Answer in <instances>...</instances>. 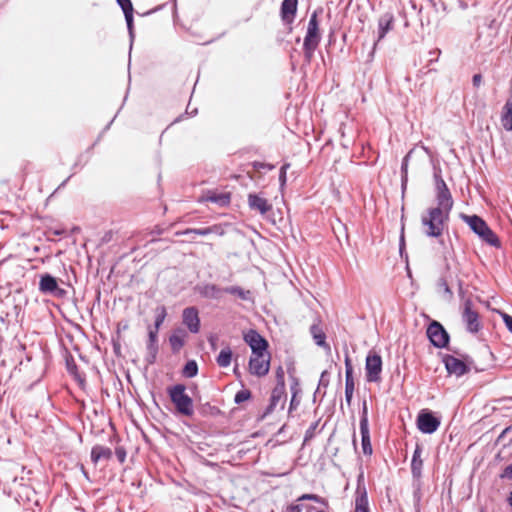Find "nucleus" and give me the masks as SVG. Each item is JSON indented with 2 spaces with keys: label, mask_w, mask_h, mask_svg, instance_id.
Here are the masks:
<instances>
[{
  "label": "nucleus",
  "mask_w": 512,
  "mask_h": 512,
  "mask_svg": "<svg viewBox=\"0 0 512 512\" xmlns=\"http://www.w3.org/2000/svg\"><path fill=\"white\" fill-rule=\"evenodd\" d=\"M422 447L416 444L411 460V474L414 480H421L423 460L421 459Z\"/></svg>",
  "instance_id": "412c9836"
},
{
  "label": "nucleus",
  "mask_w": 512,
  "mask_h": 512,
  "mask_svg": "<svg viewBox=\"0 0 512 512\" xmlns=\"http://www.w3.org/2000/svg\"><path fill=\"white\" fill-rule=\"evenodd\" d=\"M482 83V75L480 73L474 74L472 77V84L478 88Z\"/></svg>",
  "instance_id": "bf43d9fd"
},
{
  "label": "nucleus",
  "mask_w": 512,
  "mask_h": 512,
  "mask_svg": "<svg viewBox=\"0 0 512 512\" xmlns=\"http://www.w3.org/2000/svg\"><path fill=\"white\" fill-rule=\"evenodd\" d=\"M220 227L217 225L205 227V228H187L181 232H177V235H199V236H207L210 234H222Z\"/></svg>",
  "instance_id": "b1692460"
},
{
  "label": "nucleus",
  "mask_w": 512,
  "mask_h": 512,
  "mask_svg": "<svg viewBox=\"0 0 512 512\" xmlns=\"http://www.w3.org/2000/svg\"><path fill=\"white\" fill-rule=\"evenodd\" d=\"M410 153L411 152L404 156L401 163V188L403 192L405 191L408 182V162Z\"/></svg>",
  "instance_id": "c9c22d12"
},
{
  "label": "nucleus",
  "mask_w": 512,
  "mask_h": 512,
  "mask_svg": "<svg viewBox=\"0 0 512 512\" xmlns=\"http://www.w3.org/2000/svg\"><path fill=\"white\" fill-rule=\"evenodd\" d=\"M119 350H120V345L119 344H114V351H115L116 354H118Z\"/></svg>",
  "instance_id": "338daca9"
},
{
  "label": "nucleus",
  "mask_w": 512,
  "mask_h": 512,
  "mask_svg": "<svg viewBox=\"0 0 512 512\" xmlns=\"http://www.w3.org/2000/svg\"><path fill=\"white\" fill-rule=\"evenodd\" d=\"M426 335L430 343L435 348H447L453 351L454 353H457L456 350L449 348L450 334L447 332V330L440 322L432 320L427 327Z\"/></svg>",
  "instance_id": "423d86ee"
},
{
  "label": "nucleus",
  "mask_w": 512,
  "mask_h": 512,
  "mask_svg": "<svg viewBox=\"0 0 512 512\" xmlns=\"http://www.w3.org/2000/svg\"><path fill=\"white\" fill-rule=\"evenodd\" d=\"M182 322L191 333H198L200 330L199 311L196 307H187L182 312Z\"/></svg>",
  "instance_id": "2eb2a0df"
},
{
  "label": "nucleus",
  "mask_w": 512,
  "mask_h": 512,
  "mask_svg": "<svg viewBox=\"0 0 512 512\" xmlns=\"http://www.w3.org/2000/svg\"><path fill=\"white\" fill-rule=\"evenodd\" d=\"M279 403H281V400L270 396L269 404L265 408L264 412L260 415L259 419L260 420L265 419L268 415H270L275 410V408L277 407V405Z\"/></svg>",
  "instance_id": "37998d69"
},
{
  "label": "nucleus",
  "mask_w": 512,
  "mask_h": 512,
  "mask_svg": "<svg viewBox=\"0 0 512 512\" xmlns=\"http://www.w3.org/2000/svg\"><path fill=\"white\" fill-rule=\"evenodd\" d=\"M198 291L202 297L211 299H219L221 293H223V289L215 284H205L200 286Z\"/></svg>",
  "instance_id": "bb28decb"
},
{
  "label": "nucleus",
  "mask_w": 512,
  "mask_h": 512,
  "mask_svg": "<svg viewBox=\"0 0 512 512\" xmlns=\"http://www.w3.org/2000/svg\"><path fill=\"white\" fill-rule=\"evenodd\" d=\"M276 383L285 384V373L282 366H279L276 370Z\"/></svg>",
  "instance_id": "864d4df0"
},
{
  "label": "nucleus",
  "mask_w": 512,
  "mask_h": 512,
  "mask_svg": "<svg viewBox=\"0 0 512 512\" xmlns=\"http://www.w3.org/2000/svg\"><path fill=\"white\" fill-rule=\"evenodd\" d=\"M360 434H361V445L362 451L365 455H371L373 452L370 432H369V421H368V408L366 401L363 402L361 415H360Z\"/></svg>",
  "instance_id": "9b49d317"
},
{
  "label": "nucleus",
  "mask_w": 512,
  "mask_h": 512,
  "mask_svg": "<svg viewBox=\"0 0 512 512\" xmlns=\"http://www.w3.org/2000/svg\"><path fill=\"white\" fill-rule=\"evenodd\" d=\"M197 411L202 417L215 418L222 414V411L217 406L211 405L209 402L200 404L197 407Z\"/></svg>",
  "instance_id": "cd10ccee"
},
{
  "label": "nucleus",
  "mask_w": 512,
  "mask_h": 512,
  "mask_svg": "<svg viewBox=\"0 0 512 512\" xmlns=\"http://www.w3.org/2000/svg\"><path fill=\"white\" fill-rule=\"evenodd\" d=\"M234 373H235V375H236V376H238V377H240V376H241V374H240V372H239V370H238V367H237V366L234 368Z\"/></svg>",
  "instance_id": "774afa93"
},
{
  "label": "nucleus",
  "mask_w": 512,
  "mask_h": 512,
  "mask_svg": "<svg viewBox=\"0 0 512 512\" xmlns=\"http://www.w3.org/2000/svg\"><path fill=\"white\" fill-rule=\"evenodd\" d=\"M147 355L145 361L149 365H153L156 362L157 354L159 351L158 346V333L155 331H148V341L146 344Z\"/></svg>",
  "instance_id": "aec40b11"
},
{
  "label": "nucleus",
  "mask_w": 512,
  "mask_h": 512,
  "mask_svg": "<svg viewBox=\"0 0 512 512\" xmlns=\"http://www.w3.org/2000/svg\"><path fill=\"white\" fill-rule=\"evenodd\" d=\"M250 210L265 215L272 210V204L268 202L261 194L249 193L247 198Z\"/></svg>",
  "instance_id": "dca6fc26"
},
{
  "label": "nucleus",
  "mask_w": 512,
  "mask_h": 512,
  "mask_svg": "<svg viewBox=\"0 0 512 512\" xmlns=\"http://www.w3.org/2000/svg\"><path fill=\"white\" fill-rule=\"evenodd\" d=\"M310 334L316 345L330 351V345L326 342V334L318 324H313L310 327Z\"/></svg>",
  "instance_id": "a878e982"
},
{
  "label": "nucleus",
  "mask_w": 512,
  "mask_h": 512,
  "mask_svg": "<svg viewBox=\"0 0 512 512\" xmlns=\"http://www.w3.org/2000/svg\"><path fill=\"white\" fill-rule=\"evenodd\" d=\"M66 368L70 375L74 376L75 379L80 380L83 382L84 380L81 378L80 374L78 373V366L72 357V355H69V357L66 358Z\"/></svg>",
  "instance_id": "4c0bfd02"
},
{
  "label": "nucleus",
  "mask_w": 512,
  "mask_h": 512,
  "mask_svg": "<svg viewBox=\"0 0 512 512\" xmlns=\"http://www.w3.org/2000/svg\"><path fill=\"white\" fill-rule=\"evenodd\" d=\"M328 385H329V373H328V371L325 370L321 373L318 387L314 393V398L316 397L317 393L320 392V387L326 388V387H328Z\"/></svg>",
  "instance_id": "a18cd8bd"
},
{
  "label": "nucleus",
  "mask_w": 512,
  "mask_h": 512,
  "mask_svg": "<svg viewBox=\"0 0 512 512\" xmlns=\"http://www.w3.org/2000/svg\"><path fill=\"white\" fill-rule=\"evenodd\" d=\"M271 396L281 400V409H283L285 406L286 397H287L285 384L276 383L275 387L273 388V390L271 392Z\"/></svg>",
  "instance_id": "f704fd0d"
},
{
  "label": "nucleus",
  "mask_w": 512,
  "mask_h": 512,
  "mask_svg": "<svg viewBox=\"0 0 512 512\" xmlns=\"http://www.w3.org/2000/svg\"><path fill=\"white\" fill-rule=\"evenodd\" d=\"M115 455L120 463H124L126 460V450L123 447H117L115 449Z\"/></svg>",
  "instance_id": "603ef678"
},
{
  "label": "nucleus",
  "mask_w": 512,
  "mask_h": 512,
  "mask_svg": "<svg viewBox=\"0 0 512 512\" xmlns=\"http://www.w3.org/2000/svg\"><path fill=\"white\" fill-rule=\"evenodd\" d=\"M510 429H511V427H507V428H505V429L502 431V433H501V435H500V438H501V437H503L504 435H506V433H509V430H510Z\"/></svg>",
  "instance_id": "0e129e2a"
},
{
  "label": "nucleus",
  "mask_w": 512,
  "mask_h": 512,
  "mask_svg": "<svg viewBox=\"0 0 512 512\" xmlns=\"http://www.w3.org/2000/svg\"><path fill=\"white\" fill-rule=\"evenodd\" d=\"M117 1V4L120 6V8L122 9L123 13H124V16H125V21H126V25H127V29H128V33H129V37H130V41H131V44L133 43L134 41V37H135V34H134V19H133V5H132V2L131 0H116Z\"/></svg>",
  "instance_id": "6ab92c4d"
},
{
  "label": "nucleus",
  "mask_w": 512,
  "mask_h": 512,
  "mask_svg": "<svg viewBox=\"0 0 512 512\" xmlns=\"http://www.w3.org/2000/svg\"><path fill=\"white\" fill-rule=\"evenodd\" d=\"M167 393L178 414L187 417L193 416V399L186 393V387L184 384H176L168 387Z\"/></svg>",
  "instance_id": "20e7f679"
},
{
  "label": "nucleus",
  "mask_w": 512,
  "mask_h": 512,
  "mask_svg": "<svg viewBox=\"0 0 512 512\" xmlns=\"http://www.w3.org/2000/svg\"><path fill=\"white\" fill-rule=\"evenodd\" d=\"M252 396V393L249 389H241L239 390L234 397V402L236 404H242L243 402L249 400Z\"/></svg>",
  "instance_id": "c03bdc74"
},
{
  "label": "nucleus",
  "mask_w": 512,
  "mask_h": 512,
  "mask_svg": "<svg viewBox=\"0 0 512 512\" xmlns=\"http://www.w3.org/2000/svg\"><path fill=\"white\" fill-rule=\"evenodd\" d=\"M308 509H309L308 512H310L314 508L312 506H310ZM302 510H303V505H301V504H291L290 506L287 507V511L286 512H302Z\"/></svg>",
  "instance_id": "5fc2aeb1"
},
{
  "label": "nucleus",
  "mask_w": 512,
  "mask_h": 512,
  "mask_svg": "<svg viewBox=\"0 0 512 512\" xmlns=\"http://www.w3.org/2000/svg\"><path fill=\"white\" fill-rule=\"evenodd\" d=\"M433 178L435 182V199L437 203V206L434 208H439L440 210L450 214L454 205V200L442 177L440 168L434 169Z\"/></svg>",
  "instance_id": "39448f33"
},
{
  "label": "nucleus",
  "mask_w": 512,
  "mask_h": 512,
  "mask_svg": "<svg viewBox=\"0 0 512 512\" xmlns=\"http://www.w3.org/2000/svg\"><path fill=\"white\" fill-rule=\"evenodd\" d=\"M394 15L391 12L382 14L378 19V37L374 43L373 50H375L377 43L385 38L386 34L394 27Z\"/></svg>",
  "instance_id": "a211bd4d"
},
{
  "label": "nucleus",
  "mask_w": 512,
  "mask_h": 512,
  "mask_svg": "<svg viewBox=\"0 0 512 512\" xmlns=\"http://www.w3.org/2000/svg\"><path fill=\"white\" fill-rule=\"evenodd\" d=\"M441 424L440 417L429 409L419 411L416 419L417 428L424 434L436 432Z\"/></svg>",
  "instance_id": "0eeeda50"
},
{
  "label": "nucleus",
  "mask_w": 512,
  "mask_h": 512,
  "mask_svg": "<svg viewBox=\"0 0 512 512\" xmlns=\"http://www.w3.org/2000/svg\"><path fill=\"white\" fill-rule=\"evenodd\" d=\"M355 389L354 378H345V400L348 405L351 404L353 393Z\"/></svg>",
  "instance_id": "58836bf2"
},
{
  "label": "nucleus",
  "mask_w": 512,
  "mask_h": 512,
  "mask_svg": "<svg viewBox=\"0 0 512 512\" xmlns=\"http://www.w3.org/2000/svg\"><path fill=\"white\" fill-rule=\"evenodd\" d=\"M506 501H507L508 505L512 508V495L511 494L508 495Z\"/></svg>",
  "instance_id": "680f3d73"
},
{
  "label": "nucleus",
  "mask_w": 512,
  "mask_h": 512,
  "mask_svg": "<svg viewBox=\"0 0 512 512\" xmlns=\"http://www.w3.org/2000/svg\"><path fill=\"white\" fill-rule=\"evenodd\" d=\"M232 356V350L230 349L229 346H226L220 351L219 355L216 358L217 365L221 368L228 367L231 364Z\"/></svg>",
  "instance_id": "c756f323"
},
{
  "label": "nucleus",
  "mask_w": 512,
  "mask_h": 512,
  "mask_svg": "<svg viewBox=\"0 0 512 512\" xmlns=\"http://www.w3.org/2000/svg\"><path fill=\"white\" fill-rule=\"evenodd\" d=\"M198 374V364L195 360L186 362L182 369V375L186 378H193Z\"/></svg>",
  "instance_id": "e433bc0d"
},
{
  "label": "nucleus",
  "mask_w": 512,
  "mask_h": 512,
  "mask_svg": "<svg viewBox=\"0 0 512 512\" xmlns=\"http://www.w3.org/2000/svg\"><path fill=\"white\" fill-rule=\"evenodd\" d=\"M500 478L512 479V463L503 469L502 473L500 474Z\"/></svg>",
  "instance_id": "6e6d98bb"
},
{
  "label": "nucleus",
  "mask_w": 512,
  "mask_h": 512,
  "mask_svg": "<svg viewBox=\"0 0 512 512\" xmlns=\"http://www.w3.org/2000/svg\"><path fill=\"white\" fill-rule=\"evenodd\" d=\"M442 362L447 373L450 375H456L457 377H460L470 371V367L464 361L450 354L443 355Z\"/></svg>",
  "instance_id": "4468645a"
},
{
  "label": "nucleus",
  "mask_w": 512,
  "mask_h": 512,
  "mask_svg": "<svg viewBox=\"0 0 512 512\" xmlns=\"http://www.w3.org/2000/svg\"><path fill=\"white\" fill-rule=\"evenodd\" d=\"M449 218L450 214L439 208H428L426 213L421 216V224L426 227L425 235L431 238L441 237Z\"/></svg>",
  "instance_id": "f257e3e1"
},
{
  "label": "nucleus",
  "mask_w": 512,
  "mask_h": 512,
  "mask_svg": "<svg viewBox=\"0 0 512 512\" xmlns=\"http://www.w3.org/2000/svg\"><path fill=\"white\" fill-rule=\"evenodd\" d=\"M510 429H511V427H507V428H505V429L502 431V433H501V435H500V438H501V437H503L504 435H506V433H509V430H510Z\"/></svg>",
  "instance_id": "e2e57ef3"
},
{
  "label": "nucleus",
  "mask_w": 512,
  "mask_h": 512,
  "mask_svg": "<svg viewBox=\"0 0 512 512\" xmlns=\"http://www.w3.org/2000/svg\"><path fill=\"white\" fill-rule=\"evenodd\" d=\"M244 341L249 345L253 354H265L268 352V341L255 329H250L243 336Z\"/></svg>",
  "instance_id": "f8f14e48"
},
{
  "label": "nucleus",
  "mask_w": 512,
  "mask_h": 512,
  "mask_svg": "<svg viewBox=\"0 0 512 512\" xmlns=\"http://www.w3.org/2000/svg\"><path fill=\"white\" fill-rule=\"evenodd\" d=\"M289 166V164H284L280 169L279 182L281 187L285 186L286 184V170L289 168Z\"/></svg>",
  "instance_id": "3c124183"
},
{
  "label": "nucleus",
  "mask_w": 512,
  "mask_h": 512,
  "mask_svg": "<svg viewBox=\"0 0 512 512\" xmlns=\"http://www.w3.org/2000/svg\"><path fill=\"white\" fill-rule=\"evenodd\" d=\"M167 316L166 307L161 305L156 308V316L154 321V327H149L148 331H155V333L159 332L161 325L163 324L165 318Z\"/></svg>",
  "instance_id": "473e14b6"
},
{
  "label": "nucleus",
  "mask_w": 512,
  "mask_h": 512,
  "mask_svg": "<svg viewBox=\"0 0 512 512\" xmlns=\"http://www.w3.org/2000/svg\"><path fill=\"white\" fill-rule=\"evenodd\" d=\"M366 380L378 383L381 381L382 358L376 352H369L365 361Z\"/></svg>",
  "instance_id": "1a4fd4ad"
},
{
  "label": "nucleus",
  "mask_w": 512,
  "mask_h": 512,
  "mask_svg": "<svg viewBox=\"0 0 512 512\" xmlns=\"http://www.w3.org/2000/svg\"><path fill=\"white\" fill-rule=\"evenodd\" d=\"M304 500H310L321 504H326V500L319 495L316 494H303L301 495L297 501H304Z\"/></svg>",
  "instance_id": "49530a36"
},
{
  "label": "nucleus",
  "mask_w": 512,
  "mask_h": 512,
  "mask_svg": "<svg viewBox=\"0 0 512 512\" xmlns=\"http://www.w3.org/2000/svg\"><path fill=\"white\" fill-rule=\"evenodd\" d=\"M186 332L178 328L169 336V343L173 353H178L185 344Z\"/></svg>",
  "instance_id": "5701e85b"
},
{
  "label": "nucleus",
  "mask_w": 512,
  "mask_h": 512,
  "mask_svg": "<svg viewBox=\"0 0 512 512\" xmlns=\"http://www.w3.org/2000/svg\"><path fill=\"white\" fill-rule=\"evenodd\" d=\"M364 497L365 499H368L366 486L364 483V475L363 473H360L357 477V487L355 491V497Z\"/></svg>",
  "instance_id": "ea45409f"
},
{
  "label": "nucleus",
  "mask_w": 512,
  "mask_h": 512,
  "mask_svg": "<svg viewBox=\"0 0 512 512\" xmlns=\"http://www.w3.org/2000/svg\"><path fill=\"white\" fill-rule=\"evenodd\" d=\"M414 490H413V504L414 509L416 512H420L421 509V499H422V492H421V482L420 480H414Z\"/></svg>",
  "instance_id": "72a5a7b5"
},
{
  "label": "nucleus",
  "mask_w": 512,
  "mask_h": 512,
  "mask_svg": "<svg viewBox=\"0 0 512 512\" xmlns=\"http://www.w3.org/2000/svg\"><path fill=\"white\" fill-rule=\"evenodd\" d=\"M320 420L313 422L308 429L305 431L303 446L306 445L309 441H311L316 435V429L319 425Z\"/></svg>",
  "instance_id": "a19ab883"
},
{
  "label": "nucleus",
  "mask_w": 512,
  "mask_h": 512,
  "mask_svg": "<svg viewBox=\"0 0 512 512\" xmlns=\"http://www.w3.org/2000/svg\"><path fill=\"white\" fill-rule=\"evenodd\" d=\"M112 456L113 452L109 447L97 444L91 449L90 458L94 464H97L101 460L109 461Z\"/></svg>",
  "instance_id": "4be33fe9"
},
{
  "label": "nucleus",
  "mask_w": 512,
  "mask_h": 512,
  "mask_svg": "<svg viewBox=\"0 0 512 512\" xmlns=\"http://www.w3.org/2000/svg\"><path fill=\"white\" fill-rule=\"evenodd\" d=\"M354 512H369V501L362 497H355Z\"/></svg>",
  "instance_id": "79ce46f5"
},
{
  "label": "nucleus",
  "mask_w": 512,
  "mask_h": 512,
  "mask_svg": "<svg viewBox=\"0 0 512 512\" xmlns=\"http://www.w3.org/2000/svg\"><path fill=\"white\" fill-rule=\"evenodd\" d=\"M322 12V9L315 10L309 19L306 35L304 37L303 41V55H304V62L306 64H310L314 53L317 50L322 36L320 32L319 27V20H318V14Z\"/></svg>",
  "instance_id": "f03ea898"
},
{
  "label": "nucleus",
  "mask_w": 512,
  "mask_h": 512,
  "mask_svg": "<svg viewBox=\"0 0 512 512\" xmlns=\"http://www.w3.org/2000/svg\"><path fill=\"white\" fill-rule=\"evenodd\" d=\"M438 287L439 289H442L444 291V293L447 295L449 299L453 297V292L451 291L445 278H440L438 280Z\"/></svg>",
  "instance_id": "09e8293b"
},
{
  "label": "nucleus",
  "mask_w": 512,
  "mask_h": 512,
  "mask_svg": "<svg viewBox=\"0 0 512 512\" xmlns=\"http://www.w3.org/2000/svg\"><path fill=\"white\" fill-rule=\"evenodd\" d=\"M206 200L215 203L221 207L228 206L231 200L229 193H211L206 197Z\"/></svg>",
  "instance_id": "c85d7f7f"
},
{
  "label": "nucleus",
  "mask_w": 512,
  "mask_h": 512,
  "mask_svg": "<svg viewBox=\"0 0 512 512\" xmlns=\"http://www.w3.org/2000/svg\"><path fill=\"white\" fill-rule=\"evenodd\" d=\"M270 353L253 354L249 360V371L251 374L258 377H263L268 374L270 367Z\"/></svg>",
  "instance_id": "ddd939ff"
},
{
  "label": "nucleus",
  "mask_w": 512,
  "mask_h": 512,
  "mask_svg": "<svg viewBox=\"0 0 512 512\" xmlns=\"http://www.w3.org/2000/svg\"><path fill=\"white\" fill-rule=\"evenodd\" d=\"M298 0H283L280 7V16L285 25L291 26L297 13ZM292 31V27H289Z\"/></svg>",
  "instance_id": "f3484780"
},
{
  "label": "nucleus",
  "mask_w": 512,
  "mask_h": 512,
  "mask_svg": "<svg viewBox=\"0 0 512 512\" xmlns=\"http://www.w3.org/2000/svg\"><path fill=\"white\" fill-rule=\"evenodd\" d=\"M223 292L231 295H235L241 300H250L251 292L249 290H244L240 286H229L223 288Z\"/></svg>",
  "instance_id": "2f4dec72"
},
{
  "label": "nucleus",
  "mask_w": 512,
  "mask_h": 512,
  "mask_svg": "<svg viewBox=\"0 0 512 512\" xmlns=\"http://www.w3.org/2000/svg\"><path fill=\"white\" fill-rule=\"evenodd\" d=\"M503 321L510 333H512V316L506 313L502 314Z\"/></svg>",
  "instance_id": "4d7b16f0"
},
{
  "label": "nucleus",
  "mask_w": 512,
  "mask_h": 512,
  "mask_svg": "<svg viewBox=\"0 0 512 512\" xmlns=\"http://www.w3.org/2000/svg\"><path fill=\"white\" fill-rule=\"evenodd\" d=\"M291 392H292V397H291V401H290V405H289V411H288L289 414L293 410L297 409V407L300 404V399L297 398V394L300 392L299 382L296 377H292Z\"/></svg>",
  "instance_id": "7c9ffc66"
},
{
  "label": "nucleus",
  "mask_w": 512,
  "mask_h": 512,
  "mask_svg": "<svg viewBox=\"0 0 512 512\" xmlns=\"http://www.w3.org/2000/svg\"><path fill=\"white\" fill-rule=\"evenodd\" d=\"M252 166L256 171H260L261 169L272 170L274 168V166L271 164L258 162V161H254L252 163Z\"/></svg>",
  "instance_id": "8fccbe9b"
},
{
  "label": "nucleus",
  "mask_w": 512,
  "mask_h": 512,
  "mask_svg": "<svg viewBox=\"0 0 512 512\" xmlns=\"http://www.w3.org/2000/svg\"><path fill=\"white\" fill-rule=\"evenodd\" d=\"M405 248V239H404V226L401 229L400 241H399V251L400 255L403 256V251Z\"/></svg>",
  "instance_id": "13d9d810"
},
{
  "label": "nucleus",
  "mask_w": 512,
  "mask_h": 512,
  "mask_svg": "<svg viewBox=\"0 0 512 512\" xmlns=\"http://www.w3.org/2000/svg\"><path fill=\"white\" fill-rule=\"evenodd\" d=\"M460 218L468 224L470 229L486 244L500 248L501 241L496 233L488 226L484 219L478 215L461 214Z\"/></svg>",
  "instance_id": "7ed1b4c3"
},
{
  "label": "nucleus",
  "mask_w": 512,
  "mask_h": 512,
  "mask_svg": "<svg viewBox=\"0 0 512 512\" xmlns=\"http://www.w3.org/2000/svg\"><path fill=\"white\" fill-rule=\"evenodd\" d=\"M39 278L38 289L42 294L56 298H65L67 291L59 286L56 277L49 273H44L41 274Z\"/></svg>",
  "instance_id": "6e6552de"
},
{
  "label": "nucleus",
  "mask_w": 512,
  "mask_h": 512,
  "mask_svg": "<svg viewBox=\"0 0 512 512\" xmlns=\"http://www.w3.org/2000/svg\"><path fill=\"white\" fill-rule=\"evenodd\" d=\"M345 378L353 377V366L348 353V350H345Z\"/></svg>",
  "instance_id": "de8ad7c7"
},
{
  "label": "nucleus",
  "mask_w": 512,
  "mask_h": 512,
  "mask_svg": "<svg viewBox=\"0 0 512 512\" xmlns=\"http://www.w3.org/2000/svg\"><path fill=\"white\" fill-rule=\"evenodd\" d=\"M70 177H71V176H69L67 179H65V180L60 184V186L58 187V189H59V188L64 187V186L66 185V183L69 181Z\"/></svg>",
  "instance_id": "69168bd1"
},
{
  "label": "nucleus",
  "mask_w": 512,
  "mask_h": 512,
  "mask_svg": "<svg viewBox=\"0 0 512 512\" xmlns=\"http://www.w3.org/2000/svg\"><path fill=\"white\" fill-rule=\"evenodd\" d=\"M217 340H218L217 336H214V335H211L208 338V342H209L212 350H216V348H217V344H216Z\"/></svg>",
  "instance_id": "052dcab7"
},
{
  "label": "nucleus",
  "mask_w": 512,
  "mask_h": 512,
  "mask_svg": "<svg viewBox=\"0 0 512 512\" xmlns=\"http://www.w3.org/2000/svg\"><path fill=\"white\" fill-rule=\"evenodd\" d=\"M462 321L469 333L476 334L482 329L479 313L472 309V301L470 299L464 302Z\"/></svg>",
  "instance_id": "9d476101"
},
{
  "label": "nucleus",
  "mask_w": 512,
  "mask_h": 512,
  "mask_svg": "<svg viewBox=\"0 0 512 512\" xmlns=\"http://www.w3.org/2000/svg\"><path fill=\"white\" fill-rule=\"evenodd\" d=\"M501 124L506 131H512V95L506 100L503 106Z\"/></svg>",
  "instance_id": "393cba45"
}]
</instances>
